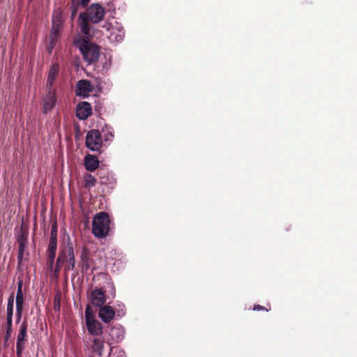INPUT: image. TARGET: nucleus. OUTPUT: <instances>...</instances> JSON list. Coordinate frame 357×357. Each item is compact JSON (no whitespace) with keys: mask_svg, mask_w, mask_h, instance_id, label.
<instances>
[{"mask_svg":"<svg viewBox=\"0 0 357 357\" xmlns=\"http://www.w3.org/2000/svg\"><path fill=\"white\" fill-rule=\"evenodd\" d=\"M106 15V9L100 3H93L88 6L78 17V25L84 36L90 35V23L96 24L102 22Z\"/></svg>","mask_w":357,"mask_h":357,"instance_id":"1","label":"nucleus"},{"mask_svg":"<svg viewBox=\"0 0 357 357\" xmlns=\"http://www.w3.org/2000/svg\"><path fill=\"white\" fill-rule=\"evenodd\" d=\"M111 220L107 212L102 211L96 214L92 222V233L99 238H104L109 235Z\"/></svg>","mask_w":357,"mask_h":357,"instance_id":"2","label":"nucleus"},{"mask_svg":"<svg viewBox=\"0 0 357 357\" xmlns=\"http://www.w3.org/2000/svg\"><path fill=\"white\" fill-rule=\"evenodd\" d=\"M78 46L83 59L88 64L98 61L100 56V48L97 45L91 43L87 38H83L78 42Z\"/></svg>","mask_w":357,"mask_h":357,"instance_id":"3","label":"nucleus"},{"mask_svg":"<svg viewBox=\"0 0 357 357\" xmlns=\"http://www.w3.org/2000/svg\"><path fill=\"white\" fill-rule=\"evenodd\" d=\"M62 13L59 10H55L53 13L52 18V29L50 33V45H54L55 43L60 36V31L63 27Z\"/></svg>","mask_w":357,"mask_h":357,"instance_id":"4","label":"nucleus"},{"mask_svg":"<svg viewBox=\"0 0 357 357\" xmlns=\"http://www.w3.org/2000/svg\"><path fill=\"white\" fill-rule=\"evenodd\" d=\"M86 146L92 151L100 150L102 146V137L98 130H89L86 136Z\"/></svg>","mask_w":357,"mask_h":357,"instance_id":"5","label":"nucleus"},{"mask_svg":"<svg viewBox=\"0 0 357 357\" xmlns=\"http://www.w3.org/2000/svg\"><path fill=\"white\" fill-rule=\"evenodd\" d=\"M27 328L28 323L26 320H24L20 326V330L17 337L16 354L17 357L22 356V353L25 348V344L27 341Z\"/></svg>","mask_w":357,"mask_h":357,"instance_id":"6","label":"nucleus"},{"mask_svg":"<svg viewBox=\"0 0 357 357\" xmlns=\"http://www.w3.org/2000/svg\"><path fill=\"white\" fill-rule=\"evenodd\" d=\"M14 305V295L12 294L8 300L6 309V331L5 334V341H8L11 337L13 332V314Z\"/></svg>","mask_w":357,"mask_h":357,"instance_id":"7","label":"nucleus"},{"mask_svg":"<svg viewBox=\"0 0 357 357\" xmlns=\"http://www.w3.org/2000/svg\"><path fill=\"white\" fill-rule=\"evenodd\" d=\"M61 253L63 254L64 262H68L65 267V271L73 270L75 266V258L73 243L68 242L67 245L61 250Z\"/></svg>","mask_w":357,"mask_h":357,"instance_id":"8","label":"nucleus"},{"mask_svg":"<svg viewBox=\"0 0 357 357\" xmlns=\"http://www.w3.org/2000/svg\"><path fill=\"white\" fill-rule=\"evenodd\" d=\"M91 303L97 307H100L104 305L106 302V296L102 289L95 287L91 291V294L88 296Z\"/></svg>","mask_w":357,"mask_h":357,"instance_id":"9","label":"nucleus"},{"mask_svg":"<svg viewBox=\"0 0 357 357\" xmlns=\"http://www.w3.org/2000/svg\"><path fill=\"white\" fill-rule=\"evenodd\" d=\"M91 114V105L88 102H82L77 105L76 116L79 119H87Z\"/></svg>","mask_w":357,"mask_h":357,"instance_id":"10","label":"nucleus"},{"mask_svg":"<svg viewBox=\"0 0 357 357\" xmlns=\"http://www.w3.org/2000/svg\"><path fill=\"white\" fill-rule=\"evenodd\" d=\"M93 86L87 79L79 80L76 85V94L82 97H87L92 92Z\"/></svg>","mask_w":357,"mask_h":357,"instance_id":"11","label":"nucleus"},{"mask_svg":"<svg viewBox=\"0 0 357 357\" xmlns=\"http://www.w3.org/2000/svg\"><path fill=\"white\" fill-rule=\"evenodd\" d=\"M115 316V310L110 305H103L100 307L98 312V317L100 319L106 323H109Z\"/></svg>","mask_w":357,"mask_h":357,"instance_id":"12","label":"nucleus"},{"mask_svg":"<svg viewBox=\"0 0 357 357\" xmlns=\"http://www.w3.org/2000/svg\"><path fill=\"white\" fill-rule=\"evenodd\" d=\"M56 104L55 91L51 89L43 98V112L47 113L52 110Z\"/></svg>","mask_w":357,"mask_h":357,"instance_id":"13","label":"nucleus"},{"mask_svg":"<svg viewBox=\"0 0 357 357\" xmlns=\"http://www.w3.org/2000/svg\"><path fill=\"white\" fill-rule=\"evenodd\" d=\"M59 72V66L56 63H53L48 72L47 80V88L52 89L54 85V81L56 80Z\"/></svg>","mask_w":357,"mask_h":357,"instance_id":"14","label":"nucleus"},{"mask_svg":"<svg viewBox=\"0 0 357 357\" xmlns=\"http://www.w3.org/2000/svg\"><path fill=\"white\" fill-rule=\"evenodd\" d=\"M89 333L94 336L100 335L102 333V324L96 319H91L86 321Z\"/></svg>","mask_w":357,"mask_h":357,"instance_id":"15","label":"nucleus"},{"mask_svg":"<svg viewBox=\"0 0 357 357\" xmlns=\"http://www.w3.org/2000/svg\"><path fill=\"white\" fill-rule=\"evenodd\" d=\"M84 165L86 170L93 172L99 167V160L96 156L88 154L84 158Z\"/></svg>","mask_w":357,"mask_h":357,"instance_id":"16","label":"nucleus"},{"mask_svg":"<svg viewBox=\"0 0 357 357\" xmlns=\"http://www.w3.org/2000/svg\"><path fill=\"white\" fill-rule=\"evenodd\" d=\"M104 343L103 340L100 338H94L93 340V344L91 345V349L93 352L98 354L99 356H102V353L103 351Z\"/></svg>","mask_w":357,"mask_h":357,"instance_id":"17","label":"nucleus"},{"mask_svg":"<svg viewBox=\"0 0 357 357\" xmlns=\"http://www.w3.org/2000/svg\"><path fill=\"white\" fill-rule=\"evenodd\" d=\"M84 185L87 189H90L91 188L95 186L97 183V179L93 175L88 173L84 175Z\"/></svg>","mask_w":357,"mask_h":357,"instance_id":"18","label":"nucleus"},{"mask_svg":"<svg viewBox=\"0 0 357 357\" xmlns=\"http://www.w3.org/2000/svg\"><path fill=\"white\" fill-rule=\"evenodd\" d=\"M124 32L122 30L118 29L117 32L112 29V33L109 36V39L112 42L119 43L123 40Z\"/></svg>","mask_w":357,"mask_h":357,"instance_id":"19","label":"nucleus"},{"mask_svg":"<svg viewBox=\"0 0 357 357\" xmlns=\"http://www.w3.org/2000/svg\"><path fill=\"white\" fill-rule=\"evenodd\" d=\"M57 250V239H50L47 254V255H56Z\"/></svg>","mask_w":357,"mask_h":357,"instance_id":"20","label":"nucleus"},{"mask_svg":"<svg viewBox=\"0 0 357 357\" xmlns=\"http://www.w3.org/2000/svg\"><path fill=\"white\" fill-rule=\"evenodd\" d=\"M81 267L82 272H86L89 268V258L86 254L82 253L81 255Z\"/></svg>","mask_w":357,"mask_h":357,"instance_id":"21","label":"nucleus"},{"mask_svg":"<svg viewBox=\"0 0 357 357\" xmlns=\"http://www.w3.org/2000/svg\"><path fill=\"white\" fill-rule=\"evenodd\" d=\"M18 244H22L27 245L28 243V233L26 231H21L17 238Z\"/></svg>","mask_w":357,"mask_h":357,"instance_id":"22","label":"nucleus"},{"mask_svg":"<svg viewBox=\"0 0 357 357\" xmlns=\"http://www.w3.org/2000/svg\"><path fill=\"white\" fill-rule=\"evenodd\" d=\"M26 247V245L18 244L17 264L19 266L22 264Z\"/></svg>","mask_w":357,"mask_h":357,"instance_id":"23","label":"nucleus"},{"mask_svg":"<svg viewBox=\"0 0 357 357\" xmlns=\"http://www.w3.org/2000/svg\"><path fill=\"white\" fill-rule=\"evenodd\" d=\"M91 319H95L93 315V311L91 306L88 304L85 309V320L86 321H90Z\"/></svg>","mask_w":357,"mask_h":357,"instance_id":"24","label":"nucleus"},{"mask_svg":"<svg viewBox=\"0 0 357 357\" xmlns=\"http://www.w3.org/2000/svg\"><path fill=\"white\" fill-rule=\"evenodd\" d=\"M22 281L20 280L17 284L16 301H24V296L22 293Z\"/></svg>","mask_w":357,"mask_h":357,"instance_id":"25","label":"nucleus"},{"mask_svg":"<svg viewBox=\"0 0 357 357\" xmlns=\"http://www.w3.org/2000/svg\"><path fill=\"white\" fill-rule=\"evenodd\" d=\"M62 255L63 254H61V251H60L59 253V256L56 259L55 268H54V269L58 270L59 271H61V268L63 264H64L63 256Z\"/></svg>","mask_w":357,"mask_h":357,"instance_id":"26","label":"nucleus"},{"mask_svg":"<svg viewBox=\"0 0 357 357\" xmlns=\"http://www.w3.org/2000/svg\"><path fill=\"white\" fill-rule=\"evenodd\" d=\"M50 239H57V224L54 222L51 227L50 238Z\"/></svg>","mask_w":357,"mask_h":357,"instance_id":"27","label":"nucleus"},{"mask_svg":"<svg viewBox=\"0 0 357 357\" xmlns=\"http://www.w3.org/2000/svg\"><path fill=\"white\" fill-rule=\"evenodd\" d=\"M56 255H47V264L50 270H52Z\"/></svg>","mask_w":357,"mask_h":357,"instance_id":"28","label":"nucleus"},{"mask_svg":"<svg viewBox=\"0 0 357 357\" xmlns=\"http://www.w3.org/2000/svg\"><path fill=\"white\" fill-rule=\"evenodd\" d=\"M78 7H79V6H77V1L72 0L71 9H72L73 16L75 15V14L77 13Z\"/></svg>","mask_w":357,"mask_h":357,"instance_id":"29","label":"nucleus"},{"mask_svg":"<svg viewBox=\"0 0 357 357\" xmlns=\"http://www.w3.org/2000/svg\"><path fill=\"white\" fill-rule=\"evenodd\" d=\"M24 307V301H16V312H22Z\"/></svg>","mask_w":357,"mask_h":357,"instance_id":"30","label":"nucleus"},{"mask_svg":"<svg viewBox=\"0 0 357 357\" xmlns=\"http://www.w3.org/2000/svg\"><path fill=\"white\" fill-rule=\"evenodd\" d=\"M91 0H80L77 1V6H81L82 8H87V6Z\"/></svg>","mask_w":357,"mask_h":357,"instance_id":"31","label":"nucleus"},{"mask_svg":"<svg viewBox=\"0 0 357 357\" xmlns=\"http://www.w3.org/2000/svg\"><path fill=\"white\" fill-rule=\"evenodd\" d=\"M91 0H80L77 1V6H81L82 8H87V6Z\"/></svg>","mask_w":357,"mask_h":357,"instance_id":"32","label":"nucleus"},{"mask_svg":"<svg viewBox=\"0 0 357 357\" xmlns=\"http://www.w3.org/2000/svg\"><path fill=\"white\" fill-rule=\"evenodd\" d=\"M253 310H266V312L269 311L271 310V308H267L266 307H264L262 305H255L254 307H253Z\"/></svg>","mask_w":357,"mask_h":357,"instance_id":"33","label":"nucleus"},{"mask_svg":"<svg viewBox=\"0 0 357 357\" xmlns=\"http://www.w3.org/2000/svg\"><path fill=\"white\" fill-rule=\"evenodd\" d=\"M108 181H109L108 174L107 175H105V176L100 178V184H101V185L107 184Z\"/></svg>","mask_w":357,"mask_h":357,"instance_id":"34","label":"nucleus"},{"mask_svg":"<svg viewBox=\"0 0 357 357\" xmlns=\"http://www.w3.org/2000/svg\"><path fill=\"white\" fill-rule=\"evenodd\" d=\"M54 310L56 311L60 310V301L59 298L58 299L55 298V300H54Z\"/></svg>","mask_w":357,"mask_h":357,"instance_id":"35","label":"nucleus"},{"mask_svg":"<svg viewBox=\"0 0 357 357\" xmlns=\"http://www.w3.org/2000/svg\"><path fill=\"white\" fill-rule=\"evenodd\" d=\"M108 173L106 170H104V169H100L98 170V175L99 176V178L105 176V175H107Z\"/></svg>","mask_w":357,"mask_h":357,"instance_id":"36","label":"nucleus"},{"mask_svg":"<svg viewBox=\"0 0 357 357\" xmlns=\"http://www.w3.org/2000/svg\"><path fill=\"white\" fill-rule=\"evenodd\" d=\"M22 312H16V317H17V323H19L21 320V318H22Z\"/></svg>","mask_w":357,"mask_h":357,"instance_id":"37","label":"nucleus"},{"mask_svg":"<svg viewBox=\"0 0 357 357\" xmlns=\"http://www.w3.org/2000/svg\"><path fill=\"white\" fill-rule=\"evenodd\" d=\"M103 28H105L107 31H109L112 27V24L109 22H106L105 25L102 26Z\"/></svg>","mask_w":357,"mask_h":357,"instance_id":"38","label":"nucleus"},{"mask_svg":"<svg viewBox=\"0 0 357 357\" xmlns=\"http://www.w3.org/2000/svg\"><path fill=\"white\" fill-rule=\"evenodd\" d=\"M59 273H60L59 271L54 269L53 271V276H54V278H57L59 277Z\"/></svg>","mask_w":357,"mask_h":357,"instance_id":"39","label":"nucleus"},{"mask_svg":"<svg viewBox=\"0 0 357 357\" xmlns=\"http://www.w3.org/2000/svg\"><path fill=\"white\" fill-rule=\"evenodd\" d=\"M122 307H123L122 310H117V313H118L117 315L118 316H120L121 314H125V310L123 309L124 308V305H123Z\"/></svg>","mask_w":357,"mask_h":357,"instance_id":"40","label":"nucleus"},{"mask_svg":"<svg viewBox=\"0 0 357 357\" xmlns=\"http://www.w3.org/2000/svg\"><path fill=\"white\" fill-rule=\"evenodd\" d=\"M122 337H123V335H121L118 336V339H121Z\"/></svg>","mask_w":357,"mask_h":357,"instance_id":"41","label":"nucleus"},{"mask_svg":"<svg viewBox=\"0 0 357 357\" xmlns=\"http://www.w3.org/2000/svg\"><path fill=\"white\" fill-rule=\"evenodd\" d=\"M116 330H118V331H119L121 332V331L118 328V329H113V330H112V333H114V332L115 331H116Z\"/></svg>","mask_w":357,"mask_h":357,"instance_id":"42","label":"nucleus"}]
</instances>
